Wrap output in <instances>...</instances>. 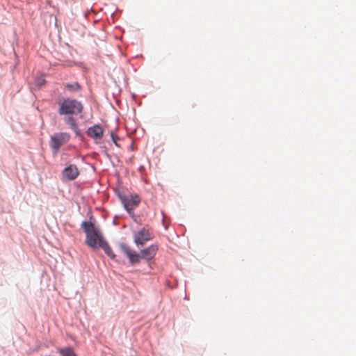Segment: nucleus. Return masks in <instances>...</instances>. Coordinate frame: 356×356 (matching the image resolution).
I'll return each mask as SVG.
<instances>
[{
    "label": "nucleus",
    "instance_id": "5",
    "mask_svg": "<svg viewBox=\"0 0 356 356\" xmlns=\"http://www.w3.org/2000/svg\"><path fill=\"white\" fill-rule=\"evenodd\" d=\"M120 248L121 250L127 256L129 259V262L131 264H138L140 261L141 256L140 253L138 254L135 251L132 250L130 247H129L125 243H121L120 245Z\"/></svg>",
    "mask_w": 356,
    "mask_h": 356
},
{
    "label": "nucleus",
    "instance_id": "11",
    "mask_svg": "<svg viewBox=\"0 0 356 356\" xmlns=\"http://www.w3.org/2000/svg\"><path fill=\"white\" fill-rule=\"evenodd\" d=\"M104 250V252L112 259H115V254L113 253L111 248L109 246L108 243L104 240L102 241V243L99 246Z\"/></svg>",
    "mask_w": 356,
    "mask_h": 356
},
{
    "label": "nucleus",
    "instance_id": "4",
    "mask_svg": "<svg viewBox=\"0 0 356 356\" xmlns=\"http://www.w3.org/2000/svg\"><path fill=\"white\" fill-rule=\"evenodd\" d=\"M154 234L147 227H143L141 229L134 233V238L136 245H144L147 241L152 240Z\"/></svg>",
    "mask_w": 356,
    "mask_h": 356
},
{
    "label": "nucleus",
    "instance_id": "6",
    "mask_svg": "<svg viewBox=\"0 0 356 356\" xmlns=\"http://www.w3.org/2000/svg\"><path fill=\"white\" fill-rule=\"evenodd\" d=\"M63 177L67 180H74L79 175V171L75 165H70L66 167L62 172Z\"/></svg>",
    "mask_w": 356,
    "mask_h": 356
},
{
    "label": "nucleus",
    "instance_id": "3",
    "mask_svg": "<svg viewBox=\"0 0 356 356\" xmlns=\"http://www.w3.org/2000/svg\"><path fill=\"white\" fill-rule=\"evenodd\" d=\"M70 139V135L66 132L56 133L51 136L49 140V146L52 149L53 154L56 155L60 148L67 143Z\"/></svg>",
    "mask_w": 356,
    "mask_h": 356
},
{
    "label": "nucleus",
    "instance_id": "14",
    "mask_svg": "<svg viewBox=\"0 0 356 356\" xmlns=\"http://www.w3.org/2000/svg\"><path fill=\"white\" fill-rule=\"evenodd\" d=\"M58 353L61 356H76L73 349L70 347L60 348Z\"/></svg>",
    "mask_w": 356,
    "mask_h": 356
},
{
    "label": "nucleus",
    "instance_id": "12",
    "mask_svg": "<svg viewBox=\"0 0 356 356\" xmlns=\"http://www.w3.org/2000/svg\"><path fill=\"white\" fill-rule=\"evenodd\" d=\"M104 250V252L112 259H115V254L113 253L111 248L109 246L108 243L104 240L102 241V243L99 246Z\"/></svg>",
    "mask_w": 356,
    "mask_h": 356
},
{
    "label": "nucleus",
    "instance_id": "1",
    "mask_svg": "<svg viewBox=\"0 0 356 356\" xmlns=\"http://www.w3.org/2000/svg\"><path fill=\"white\" fill-rule=\"evenodd\" d=\"M81 227L86 234V243L90 248L97 249L102 241H104L99 230L95 227L93 223L88 221L83 222Z\"/></svg>",
    "mask_w": 356,
    "mask_h": 356
},
{
    "label": "nucleus",
    "instance_id": "13",
    "mask_svg": "<svg viewBox=\"0 0 356 356\" xmlns=\"http://www.w3.org/2000/svg\"><path fill=\"white\" fill-rule=\"evenodd\" d=\"M64 88L70 92H76L81 90V86L77 82L65 83Z\"/></svg>",
    "mask_w": 356,
    "mask_h": 356
},
{
    "label": "nucleus",
    "instance_id": "2",
    "mask_svg": "<svg viewBox=\"0 0 356 356\" xmlns=\"http://www.w3.org/2000/svg\"><path fill=\"white\" fill-rule=\"evenodd\" d=\"M83 106L81 102L72 99H65L60 104V115L79 114L83 111Z\"/></svg>",
    "mask_w": 356,
    "mask_h": 356
},
{
    "label": "nucleus",
    "instance_id": "8",
    "mask_svg": "<svg viewBox=\"0 0 356 356\" xmlns=\"http://www.w3.org/2000/svg\"><path fill=\"white\" fill-rule=\"evenodd\" d=\"M87 134L95 140H100L104 136V130L100 125L95 124L88 129Z\"/></svg>",
    "mask_w": 356,
    "mask_h": 356
},
{
    "label": "nucleus",
    "instance_id": "16",
    "mask_svg": "<svg viewBox=\"0 0 356 356\" xmlns=\"http://www.w3.org/2000/svg\"><path fill=\"white\" fill-rule=\"evenodd\" d=\"M44 81L45 80L44 78H40L37 81V84L39 86H42L44 83Z\"/></svg>",
    "mask_w": 356,
    "mask_h": 356
},
{
    "label": "nucleus",
    "instance_id": "9",
    "mask_svg": "<svg viewBox=\"0 0 356 356\" xmlns=\"http://www.w3.org/2000/svg\"><path fill=\"white\" fill-rule=\"evenodd\" d=\"M122 202L125 209L130 211L134 209L140 202V198L138 195L130 196L122 199Z\"/></svg>",
    "mask_w": 356,
    "mask_h": 356
},
{
    "label": "nucleus",
    "instance_id": "10",
    "mask_svg": "<svg viewBox=\"0 0 356 356\" xmlns=\"http://www.w3.org/2000/svg\"><path fill=\"white\" fill-rule=\"evenodd\" d=\"M66 122L70 125L71 129L75 133L76 136L82 137L81 130L79 129L76 120L73 117H67Z\"/></svg>",
    "mask_w": 356,
    "mask_h": 356
},
{
    "label": "nucleus",
    "instance_id": "15",
    "mask_svg": "<svg viewBox=\"0 0 356 356\" xmlns=\"http://www.w3.org/2000/svg\"><path fill=\"white\" fill-rule=\"evenodd\" d=\"M111 137L113 142L115 144V145L120 147L119 144L118 143V141L120 140V138L117 135H115L113 131H111Z\"/></svg>",
    "mask_w": 356,
    "mask_h": 356
},
{
    "label": "nucleus",
    "instance_id": "7",
    "mask_svg": "<svg viewBox=\"0 0 356 356\" xmlns=\"http://www.w3.org/2000/svg\"><path fill=\"white\" fill-rule=\"evenodd\" d=\"M158 251V245L155 244H152L147 247V248H145L142 250H140V256L141 259L149 261L153 259L156 252Z\"/></svg>",
    "mask_w": 356,
    "mask_h": 356
}]
</instances>
